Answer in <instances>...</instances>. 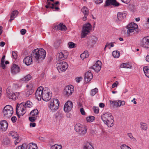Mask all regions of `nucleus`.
<instances>
[{"instance_id":"obj_1","label":"nucleus","mask_w":149,"mask_h":149,"mask_svg":"<svg viewBox=\"0 0 149 149\" xmlns=\"http://www.w3.org/2000/svg\"><path fill=\"white\" fill-rule=\"evenodd\" d=\"M33 105L32 103L29 101H28L25 102H22L19 104L18 103L16 110L18 116L19 117L20 116H23L26 112V107H31Z\"/></svg>"},{"instance_id":"obj_2","label":"nucleus","mask_w":149,"mask_h":149,"mask_svg":"<svg viewBox=\"0 0 149 149\" xmlns=\"http://www.w3.org/2000/svg\"><path fill=\"white\" fill-rule=\"evenodd\" d=\"M31 55L37 61H41L45 58L46 52L42 48L37 49L33 51Z\"/></svg>"},{"instance_id":"obj_3","label":"nucleus","mask_w":149,"mask_h":149,"mask_svg":"<svg viewBox=\"0 0 149 149\" xmlns=\"http://www.w3.org/2000/svg\"><path fill=\"white\" fill-rule=\"evenodd\" d=\"M138 28V25L134 22H132L128 25L126 26V28L127 29V36H132L136 31V30Z\"/></svg>"},{"instance_id":"obj_4","label":"nucleus","mask_w":149,"mask_h":149,"mask_svg":"<svg viewBox=\"0 0 149 149\" xmlns=\"http://www.w3.org/2000/svg\"><path fill=\"white\" fill-rule=\"evenodd\" d=\"M13 113V108L10 105L5 106L3 110V113L6 117L9 118L11 117Z\"/></svg>"},{"instance_id":"obj_5","label":"nucleus","mask_w":149,"mask_h":149,"mask_svg":"<svg viewBox=\"0 0 149 149\" xmlns=\"http://www.w3.org/2000/svg\"><path fill=\"white\" fill-rule=\"evenodd\" d=\"M92 26L89 23L85 24L84 25L82 28L81 33L82 37H85L92 30Z\"/></svg>"},{"instance_id":"obj_6","label":"nucleus","mask_w":149,"mask_h":149,"mask_svg":"<svg viewBox=\"0 0 149 149\" xmlns=\"http://www.w3.org/2000/svg\"><path fill=\"white\" fill-rule=\"evenodd\" d=\"M59 106V101L58 99H55L50 102L49 104V107L52 111L54 112L58 109Z\"/></svg>"},{"instance_id":"obj_7","label":"nucleus","mask_w":149,"mask_h":149,"mask_svg":"<svg viewBox=\"0 0 149 149\" xmlns=\"http://www.w3.org/2000/svg\"><path fill=\"white\" fill-rule=\"evenodd\" d=\"M56 66L57 69L60 73L65 71L68 67L67 63L64 61L57 63Z\"/></svg>"},{"instance_id":"obj_8","label":"nucleus","mask_w":149,"mask_h":149,"mask_svg":"<svg viewBox=\"0 0 149 149\" xmlns=\"http://www.w3.org/2000/svg\"><path fill=\"white\" fill-rule=\"evenodd\" d=\"M68 55V53L65 50H62L57 53L56 58L58 61H61L67 58Z\"/></svg>"},{"instance_id":"obj_9","label":"nucleus","mask_w":149,"mask_h":149,"mask_svg":"<svg viewBox=\"0 0 149 149\" xmlns=\"http://www.w3.org/2000/svg\"><path fill=\"white\" fill-rule=\"evenodd\" d=\"M75 131L78 132L81 135L85 134L87 132V129L85 127L82 126L80 124H77L75 126Z\"/></svg>"},{"instance_id":"obj_10","label":"nucleus","mask_w":149,"mask_h":149,"mask_svg":"<svg viewBox=\"0 0 149 149\" xmlns=\"http://www.w3.org/2000/svg\"><path fill=\"white\" fill-rule=\"evenodd\" d=\"M74 88L73 86L69 85L66 86L65 88L64 93L67 96L71 95L73 92Z\"/></svg>"},{"instance_id":"obj_11","label":"nucleus","mask_w":149,"mask_h":149,"mask_svg":"<svg viewBox=\"0 0 149 149\" xmlns=\"http://www.w3.org/2000/svg\"><path fill=\"white\" fill-rule=\"evenodd\" d=\"M6 95L9 99L13 100H15L17 98V96L15 93H13L9 88L6 89Z\"/></svg>"},{"instance_id":"obj_12","label":"nucleus","mask_w":149,"mask_h":149,"mask_svg":"<svg viewBox=\"0 0 149 149\" xmlns=\"http://www.w3.org/2000/svg\"><path fill=\"white\" fill-rule=\"evenodd\" d=\"M43 88L42 86L38 88L36 92V97L38 100L40 101L42 97V95L44 93Z\"/></svg>"},{"instance_id":"obj_13","label":"nucleus","mask_w":149,"mask_h":149,"mask_svg":"<svg viewBox=\"0 0 149 149\" xmlns=\"http://www.w3.org/2000/svg\"><path fill=\"white\" fill-rule=\"evenodd\" d=\"M72 107V102L68 101L65 103L64 107V110L65 112H68L71 110Z\"/></svg>"},{"instance_id":"obj_14","label":"nucleus","mask_w":149,"mask_h":149,"mask_svg":"<svg viewBox=\"0 0 149 149\" xmlns=\"http://www.w3.org/2000/svg\"><path fill=\"white\" fill-rule=\"evenodd\" d=\"M113 116L111 114L109 113H106L104 114L101 116V119L104 122L106 121H107L108 120L112 119H113Z\"/></svg>"},{"instance_id":"obj_15","label":"nucleus","mask_w":149,"mask_h":149,"mask_svg":"<svg viewBox=\"0 0 149 149\" xmlns=\"http://www.w3.org/2000/svg\"><path fill=\"white\" fill-rule=\"evenodd\" d=\"M101 62L100 61H98L93 67H91V68L93 69L95 72H98L101 69Z\"/></svg>"},{"instance_id":"obj_16","label":"nucleus","mask_w":149,"mask_h":149,"mask_svg":"<svg viewBox=\"0 0 149 149\" xmlns=\"http://www.w3.org/2000/svg\"><path fill=\"white\" fill-rule=\"evenodd\" d=\"M8 124L5 120L0 121V130L2 131H6L8 127Z\"/></svg>"},{"instance_id":"obj_17","label":"nucleus","mask_w":149,"mask_h":149,"mask_svg":"<svg viewBox=\"0 0 149 149\" xmlns=\"http://www.w3.org/2000/svg\"><path fill=\"white\" fill-rule=\"evenodd\" d=\"M51 95H50V93L47 91H44L43 95H42V99L45 101H47L49 100L51 98Z\"/></svg>"},{"instance_id":"obj_18","label":"nucleus","mask_w":149,"mask_h":149,"mask_svg":"<svg viewBox=\"0 0 149 149\" xmlns=\"http://www.w3.org/2000/svg\"><path fill=\"white\" fill-rule=\"evenodd\" d=\"M93 74L91 72V71H88L85 74L84 79L85 81H86V83L90 81L93 77Z\"/></svg>"},{"instance_id":"obj_19","label":"nucleus","mask_w":149,"mask_h":149,"mask_svg":"<svg viewBox=\"0 0 149 149\" xmlns=\"http://www.w3.org/2000/svg\"><path fill=\"white\" fill-rule=\"evenodd\" d=\"M20 70V68L18 65L14 64L11 67V71L13 74H15L19 72Z\"/></svg>"},{"instance_id":"obj_20","label":"nucleus","mask_w":149,"mask_h":149,"mask_svg":"<svg viewBox=\"0 0 149 149\" xmlns=\"http://www.w3.org/2000/svg\"><path fill=\"white\" fill-rule=\"evenodd\" d=\"M55 30H61V31H65L66 30V26L63 24L60 23L57 25H55L53 28Z\"/></svg>"},{"instance_id":"obj_21","label":"nucleus","mask_w":149,"mask_h":149,"mask_svg":"<svg viewBox=\"0 0 149 149\" xmlns=\"http://www.w3.org/2000/svg\"><path fill=\"white\" fill-rule=\"evenodd\" d=\"M141 45L142 47L145 48H149V39L143 38L141 41Z\"/></svg>"},{"instance_id":"obj_22","label":"nucleus","mask_w":149,"mask_h":149,"mask_svg":"<svg viewBox=\"0 0 149 149\" xmlns=\"http://www.w3.org/2000/svg\"><path fill=\"white\" fill-rule=\"evenodd\" d=\"M81 11L84 15L83 17V20L84 21H85L86 20L87 17L88 15V10L86 7L84 6L82 8Z\"/></svg>"},{"instance_id":"obj_23","label":"nucleus","mask_w":149,"mask_h":149,"mask_svg":"<svg viewBox=\"0 0 149 149\" xmlns=\"http://www.w3.org/2000/svg\"><path fill=\"white\" fill-rule=\"evenodd\" d=\"M111 4L116 6H118L119 5V3L116 2V0H107L105 6H108Z\"/></svg>"},{"instance_id":"obj_24","label":"nucleus","mask_w":149,"mask_h":149,"mask_svg":"<svg viewBox=\"0 0 149 149\" xmlns=\"http://www.w3.org/2000/svg\"><path fill=\"white\" fill-rule=\"evenodd\" d=\"M32 57H33L32 56H28L24 58V61L26 65H29L32 63Z\"/></svg>"},{"instance_id":"obj_25","label":"nucleus","mask_w":149,"mask_h":149,"mask_svg":"<svg viewBox=\"0 0 149 149\" xmlns=\"http://www.w3.org/2000/svg\"><path fill=\"white\" fill-rule=\"evenodd\" d=\"M126 14L125 13H117V18L119 21L124 19L126 17Z\"/></svg>"},{"instance_id":"obj_26","label":"nucleus","mask_w":149,"mask_h":149,"mask_svg":"<svg viewBox=\"0 0 149 149\" xmlns=\"http://www.w3.org/2000/svg\"><path fill=\"white\" fill-rule=\"evenodd\" d=\"M114 120L113 119L110 120H107L106 121L104 122L108 127H111L113 125V123Z\"/></svg>"},{"instance_id":"obj_27","label":"nucleus","mask_w":149,"mask_h":149,"mask_svg":"<svg viewBox=\"0 0 149 149\" xmlns=\"http://www.w3.org/2000/svg\"><path fill=\"white\" fill-rule=\"evenodd\" d=\"M18 14V12L17 10L13 11L12 12L10 15V19L9 21L10 22L13 20Z\"/></svg>"},{"instance_id":"obj_28","label":"nucleus","mask_w":149,"mask_h":149,"mask_svg":"<svg viewBox=\"0 0 149 149\" xmlns=\"http://www.w3.org/2000/svg\"><path fill=\"white\" fill-rule=\"evenodd\" d=\"M83 149H94V148L90 143L88 142L84 145Z\"/></svg>"},{"instance_id":"obj_29","label":"nucleus","mask_w":149,"mask_h":149,"mask_svg":"<svg viewBox=\"0 0 149 149\" xmlns=\"http://www.w3.org/2000/svg\"><path fill=\"white\" fill-rule=\"evenodd\" d=\"M31 78V76L29 74L25 76L23 78L20 80L21 81H27L30 80Z\"/></svg>"},{"instance_id":"obj_30","label":"nucleus","mask_w":149,"mask_h":149,"mask_svg":"<svg viewBox=\"0 0 149 149\" xmlns=\"http://www.w3.org/2000/svg\"><path fill=\"white\" fill-rule=\"evenodd\" d=\"M143 70L146 76L149 78V67L148 66L144 67Z\"/></svg>"},{"instance_id":"obj_31","label":"nucleus","mask_w":149,"mask_h":149,"mask_svg":"<svg viewBox=\"0 0 149 149\" xmlns=\"http://www.w3.org/2000/svg\"><path fill=\"white\" fill-rule=\"evenodd\" d=\"M96 41L92 38L89 39L87 42V44L88 46L92 47L95 44Z\"/></svg>"},{"instance_id":"obj_32","label":"nucleus","mask_w":149,"mask_h":149,"mask_svg":"<svg viewBox=\"0 0 149 149\" xmlns=\"http://www.w3.org/2000/svg\"><path fill=\"white\" fill-rule=\"evenodd\" d=\"M59 3L58 1H57L54 3H53V5L51 6H50V8L52 9H54L55 11L58 10L59 9L58 7L57 6V5Z\"/></svg>"},{"instance_id":"obj_33","label":"nucleus","mask_w":149,"mask_h":149,"mask_svg":"<svg viewBox=\"0 0 149 149\" xmlns=\"http://www.w3.org/2000/svg\"><path fill=\"white\" fill-rule=\"evenodd\" d=\"M59 3L58 1H57L54 3H53V5L51 6H50V8L52 9H54L55 11L58 10L59 9L58 7L57 6V5Z\"/></svg>"},{"instance_id":"obj_34","label":"nucleus","mask_w":149,"mask_h":149,"mask_svg":"<svg viewBox=\"0 0 149 149\" xmlns=\"http://www.w3.org/2000/svg\"><path fill=\"white\" fill-rule=\"evenodd\" d=\"M112 54L114 58H118L120 56V53L118 51H114L113 52Z\"/></svg>"},{"instance_id":"obj_35","label":"nucleus","mask_w":149,"mask_h":149,"mask_svg":"<svg viewBox=\"0 0 149 149\" xmlns=\"http://www.w3.org/2000/svg\"><path fill=\"white\" fill-rule=\"evenodd\" d=\"M88 56L89 55L88 51H86L83 53L81 54L80 57L82 60H83L85 58L88 57Z\"/></svg>"},{"instance_id":"obj_36","label":"nucleus","mask_w":149,"mask_h":149,"mask_svg":"<svg viewBox=\"0 0 149 149\" xmlns=\"http://www.w3.org/2000/svg\"><path fill=\"white\" fill-rule=\"evenodd\" d=\"M5 58V55H3L2 57L1 60V66L3 69H5V65L4 63Z\"/></svg>"},{"instance_id":"obj_37","label":"nucleus","mask_w":149,"mask_h":149,"mask_svg":"<svg viewBox=\"0 0 149 149\" xmlns=\"http://www.w3.org/2000/svg\"><path fill=\"white\" fill-rule=\"evenodd\" d=\"M18 136L17 133L15 132L11 131L9 133V136H11L13 139L18 137Z\"/></svg>"},{"instance_id":"obj_38","label":"nucleus","mask_w":149,"mask_h":149,"mask_svg":"<svg viewBox=\"0 0 149 149\" xmlns=\"http://www.w3.org/2000/svg\"><path fill=\"white\" fill-rule=\"evenodd\" d=\"M38 111L37 109H35L32 111L30 113V114L32 116H34L37 117V115L38 114Z\"/></svg>"},{"instance_id":"obj_39","label":"nucleus","mask_w":149,"mask_h":149,"mask_svg":"<svg viewBox=\"0 0 149 149\" xmlns=\"http://www.w3.org/2000/svg\"><path fill=\"white\" fill-rule=\"evenodd\" d=\"M120 67L121 68H131L132 66L128 64L123 63L120 65Z\"/></svg>"},{"instance_id":"obj_40","label":"nucleus","mask_w":149,"mask_h":149,"mask_svg":"<svg viewBox=\"0 0 149 149\" xmlns=\"http://www.w3.org/2000/svg\"><path fill=\"white\" fill-rule=\"evenodd\" d=\"M29 149H37V146L36 144L33 143H31L29 144Z\"/></svg>"},{"instance_id":"obj_41","label":"nucleus","mask_w":149,"mask_h":149,"mask_svg":"<svg viewBox=\"0 0 149 149\" xmlns=\"http://www.w3.org/2000/svg\"><path fill=\"white\" fill-rule=\"evenodd\" d=\"M95 119V117L93 116H89L87 117L86 120L88 122H91L93 121Z\"/></svg>"},{"instance_id":"obj_42","label":"nucleus","mask_w":149,"mask_h":149,"mask_svg":"<svg viewBox=\"0 0 149 149\" xmlns=\"http://www.w3.org/2000/svg\"><path fill=\"white\" fill-rule=\"evenodd\" d=\"M62 146L61 145H54L52 146L51 149H61Z\"/></svg>"},{"instance_id":"obj_43","label":"nucleus","mask_w":149,"mask_h":149,"mask_svg":"<svg viewBox=\"0 0 149 149\" xmlns=\"http://www.w3.org/2000/svg\"><path fill=\"white\" fill-rule=\"evenodd\" d=\"M98 91V89L95 88L91 90L90 93L91 94L92 96H93Z\"/></svg>"},{"instance_id":"obj_44","label":"nucleus","mask_w":149,"mask_h":149,"mask_svg":"<svg viewBox=\"0 0 149 149\" xmlns=\"http://www.w3.org/2000/svg\"><path fill=\"white\" fill-rule=\"evenodd\" d=\"M141 128L144 130H146L147 129V126L145 123H141Z\"/></svg>"},{"instance_id":"obj_45","label":"nucleus","mask_w":149,"mask_h":149,"mask_svg":"<svg viewBox=\"0 0 149 149\" xmlns=\"http://www.w3.org/2000/svg\"><path fill=\"white\" fill-rule=\"evenodd\" d=\"M26 145V144H23L21 146L17 147L16 149H27Z\"/></svg>"},{"instance_id":"obj_46","label":"nucleus","mask_w":149,"mask_h":149,"mask_svg":"<svg viewBox=\"0 0 149 149\" xmlns=\"http://www.w3.org/2000/svg\"><path fill=\"white\" fill-rule=\"evenodd\" d=\"M33 89H30L27 91L25 93V95L26 97H29L30 95H31L33 92Z\"/></svg>"},{"instance_id":"obj_47","label":"nucleus","mask_w":149,"mask_h":149,"mask_svg":"<svg viewBox=\"0 0 149 149\" xmlns=\"http://www.w3.org/2000/svg\"><path fill=\"white\" fill-rule=\"evenodd\" d=\"M15 140L14 141V143L15 145H16L18 143H19L21 139V137L19 136H18V137H15Z\"/></svg>"},{"instance_id":"obj_48","label":"nucleus","mask_w":149,"mask_h":149,"mask_svg":"<svg viewBox=\"0 0 149 149\" xmlns=\"http://www.w3.org/2000/svg\"><path fill=\"white\" fill-rule=\"evenodd\" d=\"M63 114L61 113H58L56 116L57 118L60 120L63 118Z\"/></svg>"},{"instance_id":"obj_49","label":"nucleus","mask_w":149,"mask_h":149,"mask_svg":"<svg viewBox=\"0 0 149 149\" xmlns=\"http://www.w3.org/2000/svg\"><path fill=\"white\" fill-rule=\"evenodd\" d=\"M110 104L112 105L113 106L118 107V102L117 101H110Z\"/></svg>"},{"instance_id":"obj_50","label":"nucleus","mask_w":149,"mask_h":149,"mask_svg":"<svg viewBox=\"0 0 149 149\" xmlns=\"http://www.w3.org/2000/svg\"><path fill=\"white\" fill-rule=\"evenodd\" d=\"M127 135L132 141H135L136 140L135 138L133 137L132 134L131 133H128Z\"/></svg>"},{"instance_id":"obj_51","label":"nucleus","mask_w":149,"mask_h":149,"mask_svg":"<svg viewBox=\"0 0 149 149\" xmlns=\"http://www.w3.org/2000/svg\"><path fill=\"white\" fill-rule=\"evenodd\" d=\"M37 117L34 116H32L29 117V120L32 122L35 121Z\"/></svg>"},{"instance_id":"obj_52","label":"nucleus","mask_w":149,"mask_h":149,"mask_svg":"<svg viewBox=\"0 0 149 149\" xmlns=\"http://www.w3.org/2000/svg\"><path fill=\"white\" fill-rule=\"evenodd\" d=\"M120 148L121 149H131L130 147L124 144L121 146Z\"/></svg>"},{"instance_id":"obj_53","label":"nucleus","mask_w":149,"mask_h":149,"mask_svg":"<svg viewBox=\"0 0 149 149\" xmlns=\"http://www.w3.org/2000/svg\"><path fill=\"white\" fill-rule=\"evenodd\" d=\"M69 47L70 48L75 47V44L72 42H70L68 43Z\"/></svg>"},{"instance_id":"obj_54","label":"nucleus","mask_w":149,"mask_h":149,"mask_svg":"<svg viewBox=\"0 0 149 149\" xmlns=\"http://www.w3.org/2000/svg\"><path fill=\"white\" fill-rule=\"evenodd\" d=\"M93 109L95 113H98L99 109L98 107H93Z\"/></svg>"},{"instance_id":"obj_55","label":"nucleus","mask_w":149,"mask_h":149,"mask_svg":"<svg viewBox=\"0 0 149 149\" xmlns=\"http://www.w3.org/2000/svg\"><path fill=\"white\" fill-rule=\"evenodd\" d=\"M12 55L13 57L15 59H16L17 57V54L15 51H13L12 52Z\"/></svg>"},{"instance_id":"obj_56","label":"nucleus","mask_w":149,"mask_h":149,"mask_svg":"<svg viewBox=\"0 0 149 149\" xmlns=\"http://www.w3.org/2000/svg\"><path fill=\"white\" fill-rule=\"evenodd\" d=\"M118 82L116 81L115 83H114L112 85V87L114 88L117 87L118 85Z\"/></svg>"},{"instance_id":"obj_57","label":"nucleus","mask_w":149,"mask_h":149,"mask_svg":"<svg viewBox=\"0 0 149 149\" xmlns=\"http://www.w3.org/2000/svg\"><path fill=\"white\" fill-rule=\"evenodd\" d=\"M47 4L49 6V8H50V6H51L53 5V3H51L50 2L49 0H47Z\"/></svg>"},{"instance_id":"obj_58","label":"nucleus","mask_w":149,"mask_h":149,"mask_svg":"<svg viewBox=\"0 0 149 149\" xmlns=\"http://www.w3.org/2000/svg\"><path fill=\"white\" fill-rule=\"evenodd\" d=\"M26 87L27 88H29V90L30 89H32L33 86L32 84H27L26 86Z\"/></svg>"},{"instance_id":"obj_59","label":"nucleus","mask_w":149,"mask_h":149,"mask_svg":"<svg viewBox=\"0 0 149 149\" xmlns=\"http://www.w3.org/2000/svg\"><path fill=\"white\" fill-rule=\"evenodd\" d=\"M26 30L25 29H22L20 31V33L22 35H24L26 32Z\"/></svg>"},{"instance_id":"obj_60","label":"nucleus","mask_w":149,"mask_h":149,"mask_svg":"<svg viewBox=\"0 0 149 149\" xmlns=\"http://www.w3.org/2000/svg\"><path fill=\"white\" fill-rule=\"evenodd\" d=\"M80 111L81 113V114L83 115H85V112L84 111V109L83 108H81L80 109Z\"/></svg>"},{"instance_id":"obj_61","label":"nucleus","mask_w":149,"mask_h":149,"mask_svg":"<svg viewBox=\"0 0 149 149\" xmlns=\"http://www.w3.org/2000/svg\"><path fill=\"white\" fill-rule=\"evenodd\" d=\"M11 120L13 123H15L16 121L17 118L15 116H13L11 118Z\"/></svg>"},{"instance_id":"obj_62","label":"nucleus","mask_w":149,"mask_h":149,"mask_svg":"<svg viewBox=\"0 0 149 149\" xmlns=\"http://www.w3.org/2000/svg\"><path fill=\"white\" fill-rule=\"evenodd\" d=\"M103 1V0H95V3L97 4L102 3Z\"/></svg>"},{"instance_id":"obj_63","label":"nucleus","mask_w":149,"mask_h":149,"mask_svg":"<svg viewBox=\"0 0 149 149\" xmlns=\"http://www.w3.org/2000/svg\"><path fill=\"white\" fill-rule=\"evenodd\" d=\"M82 79L81 77L76 78L75 79L77 83H79Z\"/></svg>"},{"instance_id":"obj_64","label":"nucleus","mask_w":149,"mask_h":149,"mask_svg":"<svg viewBox=\"0 0 149 149\" xmlns=\"http://www.w3.org/2000/svg\"><path fill=\"white\" fill-rule=\"evenodd\" d=\"M36 124L35 123H30V127H35Z\"/></svg>"}]
</instances>
